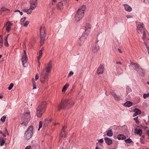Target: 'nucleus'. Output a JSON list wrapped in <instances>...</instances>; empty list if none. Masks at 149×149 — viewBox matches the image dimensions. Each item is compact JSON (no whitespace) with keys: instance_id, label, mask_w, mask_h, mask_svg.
I'll return each instance as SVG.
<instances>
[{"instance_id":"obj_53","label":"nucleus","mask_w":149,"mask_h":149,"mask_svg":"<svg viewBox=\"0 0 149 149\" xmlns=\"http://www.w3.org/2000/svg\"><path fill=\"white\" fill-rule=\"evenodd\" d=\"M126 17L127 18H130L132 17V16L130 15H127L126 16Z\"/></svg>"},{"instance_id":"obj_38","label":"nucleus","mask_w":149,"mask_h":149,"mask_svg":"<svg viewBox=\"0 0 149 149\" xmlns=\"http://www.w3.org/2000/svg\"><path fill=\"white\" fill-rule=\"evenodd\" d=\"M1 141L0 143V145L2 146L4 145L5 143V141L2 138H1Z\"/></svg>"},{"instance_id":"obj_39","label":"nucleus","mask_w":149,"mask_h":149,"mask_svg":"<svg viewBox=\"0 0 149 149\" xmlns=\"http://www.w3.org/2000/svg\"><path fill=\"white\" fill-rule=\"evenodd\" d=\"M14 84L13 83L10 84L9 86L8 87V89L9 90H10L12 88Z\"/></svg>"},{"instance_id":"obj_64","label":"nucleus","mask_w":149,"mask_h":149,"mask_svg":"<svg viewBox=\"0 0 149 149\" xmlns=\"http://www.w3.org/2000/svg\"><path fill=\"white\" fill-rule=\"evenodd\" d=\"M44 50V49H43V48H41V50H41V51L42 52V51H43Z\"/></svg>"},{"instance_id":"obj_29","label":"nucleus","mask_w":149,"mask_h":149,"mask_svg":"<svg viewBox=\"0 0 149 149\" xmlns=\"http://www.w3.org/2000/svg\"><path fill=\"white\" fill-rule=\"evenodd\" d=\"M86 35L85 33L83 34L82 36L79 38V40H81L85 39L86 37Z\"/></svg>"},{"instance_id":"obj_22","label":"nucleus","mask_w":149,"mask_h":149,"mask_svg":"<svg viewBox=\"0 0 149 149\" xmlns=\"http://www.w3.org/2000/svg\"><path fill=\"white\" fill-rule=\"evenodd\" d=\"M33 10V9H31L30 7V8L29 9L27 10L24 9L23 10V11L24 12L28 14H30L32 13Z\"/></svg>"},{"instance_id":"obj_59","label":"nucleus","mask_w":149,"mask_h":149,"mask_svg":"<svg viewBox=\"0 0 149 149\" xmlns=\"http://www.w3.org/2000/svg\"><path fill=\"white\" fill-rule=\"evenodd\" d=\"M20 11L19 10H15L14 12H19Z\"/></svg>"},{"instance_id":"obj_13","label":"nucleus","mask_w":149,"mask_h":149,"mask_svg":"<svg viewBox=\"0 0 149 149\" xmlns=\"http://www.w3.org/2000/svg\"><path fill=\"white\" fill-rule=\"evenodd\" d=\"M123 6L125 10L128 12H130L132 10V8L130 6L127 4H124Z\"/></svg>"},{"instance_id":"obj_55","label":"nucleus","mask_w":149,"mask_h":149,"mask_svg":"<svg viewBox=\"0 0 149 149\" xmlns=\"http://www.w3.org/2000/svg\"><path fill=\"white\" fill-rule=\"evenodd\" d=\"M38 67L39 68L40 67V61H38Z\"/></svg>"},{"instance_id":"obj_8","label":"nucleus","mask_w":149,"mask_h":149,"mask_svg":"<svg viewBox=\"0 0 149 149\" xmlns=\"http://www.w3.org/2000/svg\"><path fill=\"white\" fill-rule=\"evenodd\" d=\"M24 54L22 56V61L23 66L24 67H26L27 66L26 63L28 59L26 55L25 50H24Z\"/></svg>"},{"instance_id":"obj_9","label":"nucleus","mask_w":149,"mask_h":149,"mask_svg":"<svg viewBox=\"0 0 149 149\" xmlns=\"http://www.w3.org/2000/svg\"><path fill=\"white\" fill-rule=\"evenodd\" d=\"M38 0H31L30 1V6L31 9H34L37 5Z\"/></svg>"},{"instance_id":"obj_37","label":"nucleus","mask_w":149,"mask_h":149,"mask_svg":"<svg viewBox=\"0 0 149 149\" xmlns=\"http://www.w3.org/2000/svg\"><path fill=\"white\" fill-rule=\"evenodd\" d=\"M125 141L127 143H130L132 142V140L130 138L127 139H125Z\"/></svg>"},{"instance_id":"obj_2","label":"nucleus","mask_w":149,"mask_h":149,"mask_svg":"<svg viewBox=\"0 0 149 149\" xmlns=\"http://www.w3.org/2000/svg\"><path fill=\"white\" fill-rule=\"evenodd\" d=\"M85 10V5H82L80 7L78 10L77 13L74 17L75 20L76 21L78 22L81 20L84 16Z\"/></svg>"},{"instance_id":"obj_62","label":"nucleus","mask_w":149,"mask_h":149,"mask_svg":"<svg viewBox=\"0 0 149 149\" xmlns=\"http://www.w3.org/2000/svg\"><path fill=\"white\" fill-rule=\"evenodd\" d=\"M3 97V96H0V99H2Z\"/></svg>"},{"instance_id":"obj_35","label":"nucleus","mask_w":149,"mask_h":149,"mask_svg":"<svg viewBox=\"0 0 149 149\" xmlns=\"http://www.w3.org/2000/svg\"><path fill=\"white\" fill-rule=\"evenodd\" d=\"M33 89H35L36 88V84L34 81V79H33Z\"/></svg>"},{"instance_id":"obj_42","label":"nucleus","mask_w":149,"mask_h":149,"mask_svg":"<svg viewBox=\"0 0 149 149\" xmlns=\"http://www.w3.org/2000/svg\"><path fill=\"white\" fill-rule=\"evenodd\" d=\"M138 117H136L134 118L133 119L135 121L136 124H139V121L138 120Z\"/></svg>"},{"instance_id":"obj_10","label":"nucleus","mask_w":149,"mask_h":149,"mask_svg":"<svg viewBox=\"0 0 149 149\" xmlns=\"http://www.w3.org/2000/svg\"><path fill=\"white\" fill-rule=\"evenodd\" d=\"M104 67L103 65L102 64H100L97 69V72L98 74H103L104 72Z\"/></svg>"},{"instance_id":"obj_21","label":"nucleus","mask_w":149,"mask_h":149,"mask_svg":"<svg viewBox=\"0 0 149 149\" xmlns=\"http://www.w3.org/2000/svg\"><path fill=\"white\" fill-rule=\"evenodd\" d=\"M117 138L118 140H125L126 138V136L123 134H119L118 135Z\"/></svg>"},{"instance_id":"obj_46","label":"nucleus","mask_w":149,"mask_h":149,"mask_svg":"<svg viewBox=\"0 0 149 149\" xmlns=\"http://www.w3.org/2000/svg\"><path fill=\"white\" fill-rule=\"evenodd\" d=\"M73 74V72L72 71H70L68 74V77H69L71 75H72Z\"/></svg>"},{"instance_id":"obj_28","label":"nucleus","mask_w":149,"mask_h":149,"mask_svg":"<svg viewBox=\"0 0 149 149\" xmlns=\"http://www.w3.org/2000/svg\"><path fill=\"white\" fill-rule=\"evenodd\" d=\"M52 119L51 118H47L45 119V124H48L49 123L52 121Z\"/></svg>"},{"instance_id":"obj_19","label":"nucleus","mask_w":149,"mask_h":149,"mask_svg":"<svg viewBox=\"0 0 149 149\" xmlns=\"http://www.w3.org/2000/svg\"><path fill=\"white\" fill-rule=\"evenodd\" d=\"M117 73L118 74H120L123 73V70L120 67H117L116 68Z\"/></svg>"},{"instance_id":"obj_33","label":"nucleus","mask_w":149,"mask_h":149,"mask_svg":"<svg viewBox=\"0 0 149 149\" xmlns=\"http://www.w3.org/2000/svg\"><path fill=\"white\" fill-rule=\"evenodd\" d=\"M6 10H8L9 11L10 10L9 9L6 8L4 7H2L1 9V12L6 11Z\"/></svg>"},{"instance_id":"obj_20","label":"nucleus","mask_w":149,"mask_h":149,"mask_svg":"<svg viewBox=\"0 0 149 149\" xmlns=\"http://www.w3.org/2000/svg\"><path fill=\"white\" fill-rule=\"evenodd\" d=\"M111 94L113 96L116 100L117 101H119L120 100V96L116 95L114 92L111 93Z\"/></svg>"},{"instance_id":"obj_1","label":"nucleus","mask_w":149,"mask_h":149,"mask_svg":"<svg viewBox=\"0 0 149 149\" xmlns=\"http://www.w3.org/2000/svg\"><path fill=\"white\" fill-rule=\"evenodd\" d=\"M52 66V61H50L47 64L45 68L41 72L40 79L41 83L44 84L48 81V74L51 72Z\"/></svg>"},{"instance_id":"obj_23","label":"nucleus","mask_w":149,"mask_h":149,"mask_svg":"<svg viewBox=\"0 0 149 149\" xmlns=\"http://www.w3.org/2000/svg\"><path fill=\"white\" fill-rule=\"evenodd\" d=\"M132 103L130 101H127L124 104V106L125 107H130L132 105Z\"/></svg>"},{"instance_id":"obj_18","label":"nucleus","mask_w":149,"mask_h":149,"mask_svg":"<svg viewBox=\"0 0 149 149\" xmlns=\"http://www.w3.org/2000/svg\"><path fill=\"white\" fill-rule=\"evenodd\" d=\"M143 24H138L137 25V32L140 33L141 31L143 29V27L142 26Z\"/></svg>"},{"instance_id":"obj_44","label":"nucleus","mask_w":149,"mask_h":149,"mask_svg":"<svg viewBox=\"0 0 149 149\" xmlns=\"http://www.w3.org/2000/svg\"><path fill=\"white\" fill-rule=\"evenodd\" d=\"M29 22L28 21H26L23 24L24 26H26L29 24Z\"/></svg>"},{"instance_id":"obj_32","label":"nucleus","mask_w":149,"mask_h":149,"mask_svg":"<svg viewBox=\"0 0 149 149\" xmlns=\"http://www.w3.org/2000/svg\"><path fill=\"white\" fill-rule=\"evenodd\" d=\"M143 37H142V39L144 40L146 38V33L144 30V29H143Z\"/></svg>"},{"instance_id":"obj_30","label":"nucleus","mask_w":149,"mask_h":149,"mask_svg":"<svg viewBox=\"0 0 149 149\" xmlns=\"http://www.w3.org/2000/svg\"><path fill=\"white\" fill-rule=\"evenodd\" d=\"M137 134L139 135L140 136H141L142 134V131L141 129H139L137 131L136 133Z\"/></svg>"},{"instance_id":"obj_51","label":"nucleus","mask_w":149,"mask_h":149,"mask_svg":"<svg viewBox=\"0 0 149 149\" xmlns=\"http://www.w3.org/2000/svg\"><path fill=\"white\" fill-rule=\"evenodd\" d=\"M31 146H28L26 147L25 148V149H31Z\"/></svg>"},{"instance_id":"obj_16","label":"nucleus","mask_w":149,"mask_h":149,"mask_svg":"<svg viewBox=\"0 0 149 149\" xmlns=\"http://www.w3.org/2000/svg\"><path fill=\"white\" fill-rule=\"evenodd\" d=\"M140 75L142 76H144L145 74L143 70L141 68V67L137 71Z\"/></svg>"},{"instance_id":"obj_5","label":"nucleus","mask_w":149,"mask_h":149,"mask_svg":"<svg viewBox=\"0 0 149 149\" xmlns=\"http://www.w3.org/2000/svg\"><path fill=\"white\" fill-rule=\"evenodd\" d=\"M74 102L72 100H70L68 99H66L64 101L62 100L61 103L58 106L59 109H64L66 106L68 104L72 106L74 105Z\"/></svg>"},{"instance_id":"obj_47","label":"nucleus","mask_w":149,"mask_h":149,"mask_svg":"<svg viewBox=\"0 0 149 149\" xmlns=\"http://www.w3.org/2000/svg\"><path fill=\"white\" fill-rule=\"evenodd\" d=\"M41 56H42L40 55H39V56L37 57V61H40V58H41Z\"/></svg>"},{"instance_id":"obj_31","label":"nucleus","mask_w":149,"mask_h":149,"mask_svg":"<svg viewBox=\"0 0 149 149\" xmlns=\"http://www.w3.org/2000/svg\"><path fill=\"white\" fill-rule=\"evenodd\" d=\"M26 17H24L22 18L20 20L21 24V25H23V24L25 20H26Z\"/></svg>"},{"instance_id":"obj_7","label":"nucleus","mask_w":149,"mask_h":149,"mask_svg":"<svg viewBox=\"0 0 149 149\" xmlns=\"http://www.w3.org/2000/svg\"><path fill=\"white\" fill-rule=\"evenodd\" d=\"M40 33L41 37L40 43L41 45H43L45 40L46 36L45 27L43 25L41 26L40 28Z\"/></svg>"},{"instance_id":"obj_17","label":"nucleus","mask_w":149,"mask_h":149,"mask_svg":"<svg viewBox=\"0 0 149 149\" xmlns=\"http://www.w3.org/2000/svg\"><path fill=\"white\" fill-rule=\"evenodd\" d=\"M57 8L58 10H61L63 8V3L59 2L57 5Z\"/></svg>"},{"instance_id":"obj_25","label":"nucleus","mask_w":149,"mask_h":149,"mask_svg":"<svg viewBox=\"0 0 149 149\" xmlns=\"http://www.w3.org/2000/svg\"><path fill=\"white\" fill-rule=\"evenodd\" d=\"M69 84H65L62 88V91L63 92H65L67 88L69 87Z\"/></svg>"},{"instance_id":"obj_36","label":"nucleus","mask_w":149,"mask_h":149,"mask_svg":"<svg viewBox=\"0 0 149 149\" xmlns=\"http://www.w3.org/2000/svg\"><path fill=\"white\" fill-rule=\"evenodd\" d=\"M3 42V40L2 38L1 37V36L0 35V47H2Z\"/></svg>"},{"instance_id":"obj_6","label":"nucleus","mask_w":149,"mask_h":149,"mask_svg":"<svg viewBox=\"0 0 149 149\" xmlns=\"http://www.w3.org/2000/svg\"><path fill=\"white\" fill-rule=\"evenodd\" d=\"M33 127L31 125L29 126L24 134V136L27 140L29 139L33 136Z\"/></svg>"},{"instance_id":"obj_56","label":"nucleus","mask_w":149,"mask_h":149,"mask_svg":"<svg viewBox=\"0 0 149 149\" xmlns=\"http://www.w3.org/2000/svg\"><path fill=\"white\" fill-rule=\"evenodd\" d=\"M137 115H138L136 113H134V114L133 115V117H135V116H137Z\"/></svg>"},{"instance_id":"obj_58","label":"nucleus","mask_w":149,"mask_h":149,"mask_svg":"<svg viewBox=\"0 0 149 149\" xmlns=\"http://www.w3.org/2000/svg\"><path fill=\"white\" fill-rule=\"evenodd\" d=\"M63 133H61V134H60V136L62 138L63 136Z\"/></svg>"},{"instance_id":"obj_3","label":"nucleus","mask_w":149,"mask_h":149,"mask_svg":"<svg viewBox=\"0 0 149 149\" xmlns=\"http://www.w3.org/2000/svg\"><path fill=\"white\" fill-rule=\"evenodd\" d=\"M31 118L30 112L29 111L24 112L22 117L21 124L24 126H26Z\"/></svg>"},{"instance_id":"obj_15","label":"nucleus","mask_w":149,"mask_h":149,"mask_svg":"<svg viewBox=\"0 0 149 149\" xmlns=\"http://www.w3.org/2000/svg\"><path fill=\"white\" fill-rule=\"evenodd\" d=\"M12 25L9 21H8L6 24V30L8 32H9L11 26Z\"/></svg>"},{"instance_id":"obj_24","label":"nucleus","mask_w":149,"mask_h":149,"mask_svg":"<svg viewBox=\"0 0 149 149\" xmlns=\"http://www.w3.org/2000/svg\"><path fill=\"white\" fill-rule=\"evenodd\" d=\"M107 135L109 136H113V132L111 129H110L107 131Z\"/></svg>"},{"instance_id":"obj_11","label":"nucleus","mask_w":149,"mask_h":149,"mask_svg":"<svg viewBox=\"0 0 149 149\" xmlns=\"http://www.w3.org/2000/svg\"><path fill=\"white\" fill-rule=\"evenodd\" d=\"M130 65L136 71L141 67L137 63H134L132 61H131Z\"/></svg>"},{"instance_id":"obj_41","label":"nucleus","mask_w":149,"mask_h":149,"mask_svg":"<svg viewBox=\"0 0 149 149\" xmlns=\"http://www.w3.org/2000/svg\"><path fill=\"white\" fill-rule=\"evenodd\" d=\"M143 96V97L144 99H146V98L149 96V93H148L147 94H144Z\"/></svg>"},{"instance_id":"obj_12","label":"nucleus","mask_w":149,"mask_h":149,"mask_svg":"<svg viewBox=\"0 0 149 149\" xmlns=\"http://www.w3.org/2000/svg\"><path fill=\"white\" fill-rule=\"evenodd\" d=\"M99 49V47L97 44L93 45L92 48V52L93 53H95L97 52Z\"/></svg>"},{"instance_id":"obj_4","label":"nucleus","mask_w":149,"mask_h":149,"mask_svg":"<svg viewBox=\"0 0 149 149\" xmlns=\"http://www.w3.org/2000/svg\"><path fill=\"white\" fill-rule=\"evenodd\" d=\"M46 103L42 102L38 107L37 110V115L38 117H40L45 110Z\"/></svg>"},{"instance_id":"obj_57","label":"nucleus","mask_w":149,"mask_h":149,"mask_svg":"<svg viewBox=\"0 0 149 149\" xmlns=\"http://www.w3.org/2000/svg\"><path fill=\"white\" fill-rule=\"evenodd\" d=\"M116 63L117 64H121V62H116Z\"/></svg>"},{"instance_id":"obj_54","label":"nucleus","mask_w":149,"mask_h":149,"mask_svg":"<svg viewBox=\"0 0 149 149\" xmlns=\"http://www.w3.org/2000/svg\"><path fill=\"white\" fill-rule=\"evenodd\" d=\"M118 51H119V52L120 53H121L122 52V51L121 50H120V49H119L118 48Z\"/></svg>"},{"instance_id":"obj_48","label":"nucleus","mask_w":149,"mask_h":149,"mask_svg":"<svg viewBox=\"0 0 149 149\" xmlns=\"http://www.w3.org/2000/svg\"><path fill=\"white\" fill-rule=\"evenodd\" d=\"M99 140V142L100 143H102L104 141L103 139H101L99 140Z\"/></svg>"},{"instance_id":"obj_45","label":"nucleus","mask_w":149,"mask_h":149,"mask_svg":"<svg viewBox=\"0 0 149 149\" xmlns=\"http://www.w3.org/2000/svg\"><path fill=\"white\" fill-rule=\"evenodd\" d=\"M66 128V127H65L63 126L61 131V133H63V132H65Z\"/></svg>"},{"instance_id":"obj_50","label":"nucleus","mask_w":149,"mask_h":149,"mask_svg":"<svg viewBox=\"0 0 149 149\" xmlns=\"http://www.w3.org/2000/svg\"><path fill=\"white\" fill-rule=\"evenodd\" d=\"M57 0H52V4L53 5L56 3Z\"/></svg>"},{"instance_id":"obj_43","label":"nucleus","mask_w":149,"mask_h":149,"mask_svg":"<svg viewBox=\"0 0 149 149\" xmlns=\"http://www.w3.org/2000/svg\"><path fill=\"white\" fill-rule=\"evenodd\" d=\"M4 45L8 47L9 46V45L8 43L7 40V39H5Z\"/></svg>"},{"instance_id":"obj_14","label":"nucleus","mask_w":149,"mask_h":149,"mask_svg":"<svg viewBox=\"0 0 149 149\" xmlns=\"http://www.w3.org/2000/svg\"><path fill=\"white\" fill-rule=\"evenodd\" d=\"M106 143L108 145H110L112 144V140L109 138L108 137H105L104 139Z\"/></svg>"},{"instance_id":"obj_61","label":"nucleus","mask_w":149,"mask_h":149,"mask_svg":"<svg viewBox=\"0 0 149 149\" xmlns=\"http://www.w3.org/2000/svg\"><path fill=\"white\" fill-rule=\"evenodd\" d=\"M9 35V34H8V35L6 37V38H5V39H7H7H8V36Z\"/></svg>"},{"instance_id":"obj_60","label":"nucleus","mask_w":149,"mask_h":149,"mask_svg":"<svg viewBox=\"0 0 149 149\" xmlns=\"http://www.w3.org/2000/svg\"><path fill=\"white\" fill-rule=\"evenodd\" d=\"M19 13H20V15H23V13H22V12H21V11H20L19 12Z\"/></svg>"},{"instance_id":"obj_26","label":"nucleus","mask_w":149,"mask_h":149,"mask_svg":"<svg viewBox=\"0 0 149 149\" xmlns=\"http://www.w3.org/2000/svg\"><path fill=\"white\" fill-rule=\"evenodd\" d=\"M134 112L137 115H139L141 113V111L137 108H135L134 110Z\"/></svg>"},{"instance_id":"obj_27","label":"nucleus","mask_w":149,"mask_h":149,"mask_svg":"<svg viewBox=\"0 0 149 149\" xmlns=\"http://www.w3.org/2000/svg\"><path fill=\"white\" fill-rule=\"evenodd\" d=\"M91 27V25H90V24L88 23L86 24L85 26V27L86 28V31L89 30H90Z\"/></svg>"},{"instance_id":"obj_52","label":"nucleus","mask_w":149,"mask_h":149,"mask_svg":"<svg viewBox=\"0 0 149 149\" xmlns=\"http://www.w3.org/2000/svg\"><path fill=\"white\" fill-rule=\"evenodd\" d=\"M42 52L41 51V50H40L39 52V54L40 55L42 56Z\"/></svg>"},{"instance_id":"obj_49","label":"nucleus","mask_w":149,"mask_h":149,"mask_svg":"<svg viewBox=\"0 0 149 149\" xmlns=\"http://www.w3.org/2000/svg\"><path fill=\"white\" fill-rule=\"evenodd\" d=\"M39 78V76L38 74H36V75L35 76V79L36 80H37Z\"/></svg>"},{"instance_id":"obj_63","label":"nucleus","mask_w":149,"mask_h":149,"mask_svg":"<svg viewBox=\"0 0 149 149\" xmlns=\"http://www.w3.org/2000/svg\"><path fill=\"white\" fill-rule=\"evenodd\" d=\"M144 44H145V46L146 47H148L147 46V44L145 42H144Z\"/></svg>"},{"instance_id":"obj_34","label":"nucleus","mask_w":149,"mask_h":149,"mask_svg":"<svg viewBox=\"0 0 149 149\" xmlns=\"http://www.w3.org/2000/svg\"><path fill=\"white\" fill-rule=\"evenodd\" d=\"M6 118V117L5 116H2L1 118V120L3 123L5 121Z\"/></svg>"},{"instance_id":"obj_40","label":"nucleus","mask_w":149,"mask_h":149,"mask_svg":"<svg viewBox=\"0 0 149 149\" xmlns=\"http://www.w3.org/2000/svg\"><path fill=\"white\" fill-rule=\"evenodd\" d=\"M42 121H40L39 124V128L38 130H39L42 127Z\"/></svg>"}]
</instances>
